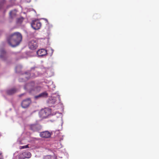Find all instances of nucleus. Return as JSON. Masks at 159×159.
<instances>
[{"label":"nucleus","mask_w":159,"mask_h":159,"mask_svg":"<svg viewBox=\"0 0 159 159\" xmlns=\"http://www.w3.org/2000/svg\"><path fill=\"white\" fill-rule=\"evenodd\" d=\"M38 46V42L35 40H32L29 43V48L32 50H34L37 48Z\"/></svg>","instance_id":"7"},{"label":"nucleus","mask_w":159,"mask_h":159,"mask_svg":"<svg viewBox=\"0 0 159 159\" xmlns=\"http://www.w3.org/2000/svg\"><path fill=\"white\" fill-rule=\"evenodd\" d=\"M51 114V109L47 108L42 109L39 113L40 117L42 118H46Z\"/></svg>","instance_id":"6"},{"label":"nucleus","mask_w":159,"mask_h":159,"mask_svg":"<svg viewBox=\"0 0 159 159\" xmlns=\"http://www.w3.org/2000/svg\"><path fill=\"white\" fill-rule=\"evenodd\" d=\"M53 133H54L56 139H57V140L61 141V140H63V138L59 134V130H56L55 132L53 131L51 133H50L48 131H43L40 133V135L42 138H48L51 136V134H53Z\"/></svg>","instance_id":"3"},{"label":"nucleus","mask_w":159,"mask_h":159,"mask_svg":"<svg viewBox=\"0 0 159 159\" xmlns=\"http://www.w3.org/2000/svg\"><path fill=\"white\" fill-rule=\"evenodd\" d=\"M6 57V52L3 48L0 49V58L5 60Z\"/></svg>","instance_id":"12"},{"label":"nucleus","mask_w":159,"mask_h":159,"mask_svg":"<svg viewBox=\"0 0 159 159\" xmlns=\"http://www.w3.org/2000/svg\"><path fill=\"white\" fill-rule=\"evenodd\" d=\"M5 2V0H1L0 1V9L2 7L3 4Z\"/></svg>","instance_id":"22"},{"label":"nucleus","mask_w":159,"mask_h":159,"mask_svg":"<svg viewBox=\"0 0 159 159\" xmlns=\"http://www.w3.org/2000/svg\"><path fill=\"white\" fill-rule=\"evenodd\" d=\"M9 7V6H8L7 7L8 8Z\"/></svg>","instance_id":"33"},{"label":"nucleus","mask_w":159,"mask_h":159,"mask_svg":"<svg viewBox=\"0 0 159 159\" xmlns=\"http://www.w3.org/2000/svg\"><path fill=\"white\" fill-rule=\"evenodd\" d=\"M55 147H56V150H55V152L57 153H59V152H61L62 150H59V149L61 148L62 147L61 143L60 142H59L57 144H56L55 145Z\"/></svg>","instance_id":"14"},{"label":"nucleus","mask_w":159,"mask_h":159,"mask_svg":"<svg viewBox=\"0 0 159 159\" xmlns=\"http://www.w3.org/2000/svg\"><path fill=\"white\" fill-rule=\"evenodd\" d=\"M24 89L31 93L33 92H36L39 91L41 88L39 86H37L34 82L26 84L24 87Z\"/></svg>","instance_id":"4"},{"label":"nucleus","mask_w":159,"mask_h":159,"mask_svg":"<svg viewBox=\"0 0 159 159\" xmlns=\"http://www.w3.org/2000/svg\"><path fill=\"white\" fill-rule=\"evenodd\" d=\"M24 94H21V95H19V97H21Z\"/></svg>","instance_id":"31"},{"label":"nucleus","mask_w":159,"mask_h":159,"mask_svg":"<svg viewBox=\"0 0 159 159\" xmlns=\"http://www.w3.org/2000/svg\"><path fill=\"white\" fill-rule=\"evenodd\" d=\"M51 55H52V54L53 53V50L52 48L51 49Z\"/></svg>","instance_id":"28"},{"label":"nucleus","mask_w":159,"mask_h":159,"mask_svg":"<svg viewBox=\"0 0 159 159\" xmlns=\"http://www.w3.org/2000/svg\"><path fill=\"white\" fill-rule=\"evenodd\" d=\"M48 81V80H45L44 81V82L46 83V84H50V83L49 82V81Z\"/></svg>","instance_id":"26"},{"label":"nucleus","mask_w":159,"mask_h":159,"mask_svg":"<svg viewBox=\"0 0 159 159\" xmlns=\"http://www.w3.org/2000/svg\"><path fill=\"white\" fill-rule=\"evenodd\" d=\"M43 19L47 23L46 24V26L47 27H48V29H50V28H51L52 27V25L51 24H50L48 22V20L45 18H43Z\"/></svg>","instance_id":"20"},{"label":"nucleus","mask_w":159,"mask_h":159,"mask_svg":"<svg viewBox=\"0 0 159 159\" xmlns=\"http://www.w3.org/2000/svg\"><path fill=\"white\" fill-rule=\"evenodd\" d=\"M59 99V101H60V96L58 93H53L52 94V96L49 98L47 101V103L48 104L49 106H51L52 105L54 104L55 103L57 99Z\"/></svg>","instance_id":"5"},{"label":"nucleus","mask_w":159,"mask_h":159,"mask_svg":"<svg viewBox=\"0 0 159 159\" xmlns=\"http://www.w3.org/2000/svg\"><path fill=\"white\" fill-rule=\"evenodd\" d=\"M27 2H30V1H27Z\"/></svg>","instance_id":"32"},{"label":"nucleus","mask_w":159,"mask_h":159,"mask_svg":"<svg viewBox=\"0 0 159 159\" xmlns=\"http://www.w3.org/2000/svg\"><path fill=\"white\" fill-rule=\"evenodd\" d=\"M54 155L53 156L50 155H47L43 157V159H56L57 157V154L54 153Z\"/></svg>","instance_id":"16"},{"label":"nucleus","mask_w":159,"mask_h":159,"mask_svg":"<svg viewBox=\"0 0 159 159\" xmlns=\"http://www.w3.org/2000/svg\"><path fill=\"white\" fill-rule=\"evenodd\" d=\"M28 145H26L23 146L21 147V149H23V148H28Z\"/></svg>","instance_id":"25"},{"label":"nucleus","mask_w":159,"mask_h":159,"mask_svg":"<svg viewBox=\"0 0 159 159\" xmlns=\"http://www.w3.org/2000/svg\"><path fill=\"white\" fill-rule=\"evenodd\" d=\"M10 1L12 3L13 2L15 1V0H10Z\"/></svg>","instance_id":"30"},{"label":"nucleus","mask_w":159,"mask_h":159,"mask_svg":"<svg viewBox=\"0 0 159 159\" xmlns=\"http://www.w3.org/2000/svg\"><path fill=\"white\" fill-rule=\"evenodd\" d=\"M53 70L51 68L44 67L43 65L40 66L37 69L36 67H33L31 71H28L24 73L23 75V77L19 79L20 82L25 81L30 77H35L38 76H43L46 77H49L54 75Z\"/></svg>","instance_id":"1"},{"label":"nucleus","mask_w":159,"mask_h":159,"mask_svg":"<svg viewBox=\"0 0 159 159\" xmlns=\"http://www.w3.org/2000/svg\"><path fill=\"white\" fill-rule=\"evenodd\" d=\"M21 67V65H19L17 66L16 68V72H17L18 71V68H20Z\"/></svg>","instance_id":"24"},{"label":"nucleus","mask_w":159,"mask_h":159,"mask_svg":"<svg viewBox=\"0 0 159 159\" xmlns=\"http://www.w3.org/2000/svg\"><path fill=\"white\" fill-rule=\"evenodd\" d=\"M21 34L18 32L14 33L7 38V41L12 47H16L19 45L22 40Z\"/></svg>","instance_id":"2"},{"label":"nucleus","mask_w":159,"mask_h":159,"mask_svg":"<svg viewBox=\"0 0 159 159\" xmlns=\"http://www.w3.org/2000/svg\"><path fill=\"white\" fill-rule=\"evenodd\" d=\"M41 23L37 20H33L31 24V26L32 28L35 30L39 29L41 27Z\"/></svg>","instance_id":"8"},{"label":"nucleus","mask_w":159,"mask_h":159,"mask_svg":"<svg viewBox=\"0 0 159 159\" xmlns=\"http://www.w3.org/2000/svg\"><path fill=\"white\" fill-rule=\"evenodd\" d=\"M48 96V93L46 92H44L41 93L38 95L36 96L35 98L38 99L39 98H46Z\"/></svg>","instance_id":"13"},{"label":"nucleus","mask_w":159,"mask_h":159,"mask_svg":"<svg viewBox=\"0 0 159 159\" xmlns=\"http://www.w3.org/2000/svg\"><path fill=\"white\" fill-rule=\"evenodd\" d=\"M16 92V90L15 88H12L7 90L6 92L8 95H11L15 93Z\"/></svg>","instance_id":"15"},{"label":"nucleus","mask_w":159,"mask_h":159,"mask_svg":"<svg viewBox=\"0 0 159 159\" xmlns=\"http://www.w3.org/2000/svg\"><path fill=\"white\" fill-rule=\"evenodd\" d=\"M31 103V100L30 98H28L23 100L21 103V106L23 108L28 107Z\"/></svg>","instance_id":"9"},{"label":"nucleus","mask_w":159,"mask_h":159,"mask_svg":"<svg viewBox=\"0 0 159 159\" xmlns=\"http://www.w3.org/2000/svg\"><path fill=\"white\" fill-rule=\"evenodd\" d=\"M49 82L50 84L48 85V87L49 89L54 90V89L55 88V85L53 84V82L52 81H50Z\"/></svg>","instance_id":"19"},{"label":"nucleus","mask_w":159,"mask_h":159,"mask_svg":"<svg viewBox=\"0 0 159 159\" xmlns=\"http://www.w3.org/2000/svg\"><path fill=\"white\" fill-rule=\"evenodd\" d=\"M19 159H25V158L24 156L22 155V152L19 155Z\"/></svg>","instance_id":"23"},{"label":"nucleus","mask_w":159,"mask_h":159,"mask_svg":"<svg viewBox=\"0 0 159 159\" xmlns=\"http://www.w3.org/2000/svg\"><path fill=\"white\" fill-rule=\"evenodd\" d=\"M16 12L17 11L16 10H14L11 11L9 13L10 17L11 18L13 19L15 17Z\"/></svg>","instance_id":"17"},{"label":"nucleus","mask_w":159,"mask_h":159,"mask_svg":"<svg viewBox=\"0 0 159 159\" xmlns=\"http://www.w3.org/2000/svg\"><path fill=\"white\" fill-rule=\"evenodd\" d=\"M0 159H3L2 152H0Z\"/></svg>","instance_id":"27"},{"label":"nucleus","mask_w":159,"mask_h":159,"mask_svg":"<svg viewBox=\"0 0 159 159\" xmlns=\"http://www.w3.org/2000/svg\"><path fill=\"white\" fill-rule=\"evenodd\" d=\"M17 142L19 144H22V143L20 141H19V140H18Z\"/></svg>","instance_id":"29"},{"label":"nucleus","mask_w":159,"mask_h":159,"mask_svg":"<svg viewBox=\"0 0 159 159\" xmlns=\"http://www.w3.org/2000/svg\"><path fill=\"white\" fill-rule=\"evenodd\" d=\"M23 18L22 17L18 18L17 20V23L18 24H20L23 20Z\"/></svg>","instance_id":"21"},{"label":"nucleus","mask_w":159,"mask_h":159,"mask_svg":"<svg viewBox=\"0 0 159 159\" xmlns=\"http://www.w3.org/2000/svg\"><path fill=\"white\" fill-rule=\"evenodd\" d=\"M41 128L40 126L38 124H32L30 126V129L33 131L39 130Z\"/></svg>","instance_id":"11"},{"label":"nucleus","mask_w":159,"mask_h":159,"mask_svg":"<svg viewBox=\"0 0 159 159\" xmlns=\"http://www.w3.org/2000/svg\"><path fill=\"white\" fill-rule=\"evenodd\" d=\"M22 155L24 156L25 158H29L31 156V154L28 151H25L23 152Z\"/></svg>","instance_id":"18"},{"label":"nucleus","mask_w":159,"mask_h":159,"mask_svg":"<svg viewBox=\"0 0 159 159\" xmlns=\"http://www.w3.org/2000/svg\"><path fill=\"white\" fill-rule=\"evenodd\" d=\"M37 53L39 57H42L47 54V51L44 49H41L38 50Z\"/></svg>","instance_id":"10"}]
</instances>
